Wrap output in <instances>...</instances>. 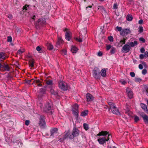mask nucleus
<instances>
[{
	"instance_id": "nucleus-64",
	"label": "nucleus",
	"mask_w": 148,
	"mask_h": 148,
	"mask_svg": "<svg viewBox=\"0 0 148 148\" xmlns=\"http://www.w3.org/2000/svg\"><path fill=\"white\" fill-rule=\"evenodd\" d=\"M146 95L148 96V88L146 89Z\"/></svg>"
},
{
	"instance_id": "nucleus-17",
	"label": "nucleus",
	"mask_w": 148,
	"mask_h": 148,
	"mask_svg": "<svg viewBox=\"0 0 148 148\" xmlns=\"http://www.w3.org/2000/svg\"><path fill=\"white\" fill-rule=\"evenodd\" d=\"M114 108H112L111 109L112 110V112L114 114H115L117 115H119L120 114V112L118 110V109L115 106V107Z\"/></svg>"
},
{
	"instance_id": "nucleus-38",
	"label": "nucleus",
	"mask_w": 148,
	"mask_h": 148,
	"mask_svg": "<svg viewBox=\"0 0 148 148\" xmlns=\"http://www.w3.org/2000/svg\"><path fill=\"white\" fill-rule=\"evenodd\" d=\"M134 122L136 123L140 120V119L138 116L136 115H135L134 116Z\"/></svg>"
},
{
	"instance_id": "nucleus-23",
	"label": "nucleus",
	"mask_w": 148,
	"mask_h": 148,
	"mask_svg": "<svg viewBox=\"0 0 148 148\" xmlns=\"http://www.w3.org/2000/svg\"><path fill=\"white\" fill-rule=\"evenodd\" d=\"M33 82L36 83V84H38V86H42V84H41V82L39 79H37L36 80H34Z\"/></svg>"
},
{
	"instance_id": "nucleus-59",
	"label": "nucleus",
	"mask_w": 148,
	"mask_h": 148,
	"mask_svg": "<svg viewBox=\"0 0 148 148\" xmlns=\"http://www.w3.org/2000/svg\"><path fill=\"white\" fill-rule=\"evenodd\" d=\"M103 53L100 51H99L98 53V56H102Z\"/></svg>"
},
{
	"instance_id": "nucleus-63",
	"label": "nucleus",
	"mask_w": 148,
	"mask_h": 148,
	"mask_svg": "<svg viewBox=\"0 0 148 148\" xmlns=\"http://www.w3.org/2000/svg\"><path fill=\"white\" fill-rule=\"evenodd\" d=\"M143 20L142 19H141L139 21H138V23L139 24H141L143 23Z\"/></svg>"
},
{
	"instance_id": "nucleus-51",
	"label": "nucleus",
	"mask_w": 148,
	"mask_h": 148,
	"mask_svg": "<svg viewBox=\"0 0 148 148\" xmlns=\"http://www.w3.org/2000/svg\"><path fill=\"white\" fill-rule=\"evenodd\" d=\"M62 54L63 55H66V51L65 50H62Z\"/></svg>"
},
{
	"instance_id": "nucleus-62",
	"label": "nucleus",
	"mask_w": 148,
	"mask_h": 148,
	"mask_svg": "<svg viewBox=\"0 0 148 148\" xmlns=\"http://www.w3.org/2000/svg\"><path fill=\"white\" fill-rule=\"evenodd\" d=\"M144 111L147 114H148V109L147 108H146L145 110H144Z\"/></svg>"
},
{
	"instance_id": "nucleus-61",
	"label": "nucleus",
	"mask_w": 148,
	"mask_h": 148,
	"mask_svg": "<svg viewBox=\"0 0 148 148\" xmlns=\"http://www.w3.org/2000/svg\"><path fill=\"white\" fill-rule=\"evenodd\" d=\"M33 79H32V80H27L26 81V82L28 84H30V82H31L32 81V80H33Z\"/></svg>"
},
{
	"instance_id": "nucleus-3",
	"label": "nucleus",
	"mask_w": 148,
	"mask_h": 148,
	"mask_svg": "<svg viewBox=\"0 0 148 148\" xmlns=\"http://www.w3.org/2000/svg\"><path fill=\"white\" fill-rule=\"evenodd\" d=\"M112 137L110 134H108L107 136L102 137L98 138L97 141L101 145H103L106 141H108Z\"/></svg>"
},
{
	"instance_id": "nucleus-34",
	"label": "nucleus",
	"mask_w": 148,
	"mask_h": 148,
	"mask_svg": "<svg viewBox=\"0 0 148 148\" xmlns=\"http://www.w3.org/2000/svg\"><path fill=\"white\" fill-rule=\"evenodd\" d=\"M46 83L48 85L51 86L53 84V82L51 80H47L46 81Z\"/></svg>"
},
{
	"instance_id": "nucleus-32",
	"label": "nucleus",
	"mask_w": 148,
	"mask_h": 148,
	"mask_svg": "<svg viewBox=\"0 0 148 148\" xmlns=\"http://www.w3.org/2000/svg\"><path fill=\"white\" fill-rule=\"evenodd\" d=\"M83 126L84 128L86 130H88V125L86 123H84L83 124Z\"/></svg>"
},
{
	"instance_id": "nucleus-39",
	"label": "nucleus",
	"mask_w": 148,
	"mask_h": 148,
	"mask_svg": "<svg viewBox=\"0 0 148 148\" xmlns=\"http://www.w3.org/2000/svg\"><path fill=\"white\" fill-rule=\"evenodd\" d=\"M115 51V49L114 47H112L110 50V53L111 54H114Z\"/></svg>"
},
{
	"instance_id": "nucleus-42",
	"label": "nucleus",
	"mask_w": 148,
	"mask_h": 148,
	"mask_svg": "<svg viewBox=\"0 0 148 148\" xmlns=\"http://www.w3.org/2000/svg\"><path fill=\"white\" fill-rule=\"evenodd\" d=\"M139 32H140V33H141L143 31V28L142 26H140L139 27Z\"/></svg>"
},
{
	"instance_id": "nucleus-43",
	"label": "nucleus",
	"mask_w": 148,
	"mask_h": 148,
	"mask_svg": "<svg viewBox=\"0 0 148 148\" xmlns=\"http://www.w3.org/2000/svg\"><path fill=\"white\" fill-rule=\"evenodd\" d=\"M113 8L114 9H116L118 8V5L117 3H115L113 6Z\"/></svg>"
},
{
	"instance_id": "nucleus-35",
	"label": "nucleus",
	"mask_w": 148,
	"mask_h": 148,
	"mask_svg": "<svg viewBox=\"0 0 148 148\" xmlns=\"http://www.w3.org/2000/svg\"><path fill=\"white\" fill-rule=\"evenodd\" d=\"M140 105L141 108L143 109L144 110H145L146 108H147V105L144 103H140Z\"/></svg>"
},
{
	"instance_id": "nucleus-27",
	"label": "nucleus",
	"mask_w": 148,
	"mask_h": 148,
	"mask_svg": "<svg viewBox=\"0 0 148 148\" xmlns=\"http://www.w3.org/2000/svg\"><path fill=\"white\" fill-rule=\"evenodd\" d=\"M47 46L48 49L49 50H52L53 49V46L50 43H48Z\"/></svg>"
},
{
	"instance_id": "nucleus-50",
	"label": "nucleus",
	"mask_w": 148,
	"mask_h": 148,
	"mask_svg": "<svg viewBox=\"0 0 148 148\" xmlns=\"http://www.w3.org/2000/svg\"><path fill=\"white\" fill-rule=\"evenodd\" d=\"M130 75L132 77H134L135 76V73L134 72H130Z\"/></svg>"
},
{
	"instance_id": "nucleus-7",
	"label": "nucleus",
	"mask_w": 148,
	"mask_h": 148,
	"mask_svg": "<svg viewBox=\"0 0 148 148\" xmlns=\"http://www.w3.org/2000/svg\"><path fill=\"white\" fill-rule=\"evenodd\" d=\"M42 109L44 112L47 113L51 112V106L49 103H46Z\"/></svg>"
},
{
	"instance_id": "nucleus-30",
	"label": "nucleus",
	"mask_w": 148,
	"mask_h": 148,
	"mask_svg": "<svg viewBox=\"0 0 148 148\" xmlns=\"http://www.w3.org/2000/svg\"><path fill=\"white\" fill-rule=\"evenodd\" d=\"M74 39L77 41L81 42L82 41V38H81L80 36L79 37H75Z\"/></svg>"
},
{
	"instance_id": "nucleus-5",
	"label": "nucleus",
	"mask_w": 148,
	"mask_h": 148,
	"mask_svg": "<svg viewBox=\"0 0 148 148\" xmlns=\"http://www.w3.org/2000/svg\"><path fill=\"white\" fill-rule=\"evenodd\" d=\"M46 24V19L45 18H42L38 19L37 22L35 25L36 28H40L41 26L45 25Z\"/></svg>"
},
{
	"instance_id": "nucleus-56",
	"label": "nucleus",
	"mask_w": 148,
	"mask_h": 148,
	"mask_svg": "<svg viewBox=\"0 0 148 148\" xmlns=\"http://www.w3.org/2000/svg\"><path fill=\"white\" fill-rule=\"evenodd\" d=\"M145 57V58L148 57V52L146 51L144 53Z\"/></svg>"
},
{
	"instance_id": "nucleus-8",
	"label": "nucleus",
	"mask_w": 148,
	"mask_h": 148,
	"mask_svg": "<svg viewBox=\"0 0 148 148\" xmlns=\"http://www.w3.org/2000/svg\"><path fill=\"white\" fill-rule=\"evenodd\" d=\"M139 114L143 119L145 123L148 125V116L144 112L139 111L138 112Z\"/></svg>"
},
{
	"instance_id": "nucleus-21",
	"label": "nucleus",
	"mask_w": 148,
	"mask_h": 148,
	"mask_svg": "<svg viewBox=\"0 0 148 148\" xmlns=\"http://www.w3.org/2000/svg\"><path fill=\"white\" fill-rule=\"evenodd\" d=\"M10 68L8 65L6 64L4 68L3 69H1V71H10Z\"/></svg>"
},
{
	"instance_id": "nucleus-12",
	"label": "nucleus",
	"mask_w": 148,
	"mask_h": 148,
	"mask_svg": "<svg viewBox=\"0 0 148 148\" xmlns=\"http://www.w3.org/2000/svg\"><path fill=\"white\" fill-rule=\"evenodd\" d=\"M109 134V132L107 131H102L99 132L98 134L97 135V136H103V137L107 136Z\"/></svg>"
},
{
	"instance_id": "nucleus-54",
	"label": "nucleus",
	"mask_w": 148,
	"mask_h": 148,
	"mask_svg": "<svg viewBox=\"0 0 148 148\" xmlns=\"http://www.w3.org/2000/svg\"><path fill=\"white\" fill-rule=\"evenodd\" d=\"M29 123V120H26L25 122V124L26 125H28Z\"/></svg>"
},
{
	"instance_id": "nucleus-26",
	"label": "nucleus",
	"mask_w": 148,
	"mask_h": 148,
	"mask_svg": "<svg viewBox=\"0 0 148 148\" xmlns=\"http://www.w3.org/2000/svg\"><path fill=\"white\" fill-rule=\"evenodd\" d=\"M108 104L110 106V109L112 108H114L115 107V106H114V104L113 102H108Z\"/></svg>"
},
{
	"instance_id": "nucleus-33",
	"label": "nucleus",
	"mask_w": 148,
	"mask_h": 148,
	"mask_svg": "<svg viewBox=\"0 0 148 148\" xmlns=\"http://www.w3.org/2000/svg\"><path fill=\"white\" fill-rule=\"evenodd\" d=\"M63 42V41L60 38H58V40L56 44L57 45H60Z\"/></svg>"
},
{
	"instance_id": "nucleus-36",
	"label": "nucleus",
	"mask_w": 148,
	"mask_h": 148,
	"mask_svg": "<svg viewBox=\"0 0 148 148\" xmlns=\"http://www.w3.org/2000/svg\"><path fill=\"white\" fill-rule=\"evenodd\" d=\"M73 113V114L75 116H76L77 118V117L78 115V111H74L72 110Z\"/></svg>"
},
{
	"instance_id": "nucleus-40",
	"label": "nucleus",
	"mask_w": 148,
	"mask_h": 148,
	"mask_svg": "<svg viewBox=\"0 0 148 148\" xmlns=\"http://www.w3.org/2000/svg\"><path fill=\"white\" fill-rule=\"evenodd\" d=\"M134 81L136 82H139L142 81V79L140 78L136 77L135 78Z\"/></svg>"
},
{
	"instance_id": "nucleus-41",
	"label": "nucleus",
	"mask_w": 148,
	"mask_h": 148,
	"mask_svg": "<svg viewBox=\"0 0 148 148\" xmlns=\"http://www.w3.org/2000/svg\"><path fill=\"white\" fill-rule=\"evenodd\" d=\"M27 6L28 7L29 6V5H25L24 6H23V12H25L26 11V10H27Z\"/></svg>"
},
{
	"instance_id": "nucleus-57",
	"label": "nucleus",
	"mask_w": 148,
	"mask_h": 148,
	"mask_svg": "<svg viewBox=\"0 0 148 148\" xmlns=\"http://www.w3.org/2000/svg\"><path fill=\"white\" fill-rule=\"evenodd\" d=\"M120 82L123 85L125 84L126 83V81L124 80H121L120 81Z\"/></svg>"
},
{
	"instance_id": "nucleus-2",
	"label": "nucleus",
	"mask_w": 148,
	"mask_h": 148,
	"mask_svg": "<svg viewBox=\"0 0 148 148\" xmlns=\"http://www.w3.org/2000/svg\"><path fill=\"white\" fill-rule=\"evenodd\" d=\"M58 83L59 88L62 90L65 91L68 90V85L64 81L60 80L58 81Z\"/></svg>"
},
{
	"instance_id": "nucleus-15",
	"label": "nucleus",
	"mask_w": 148,
	"mask_h": 148,
	"mask_svg": "<svg viewBox=\"0 0 148 148\" xmlns=\"http://www.w3.org/2000/svg\"><path fill=\"white\" fill-rule=\"evenodd\" d=\"M58 130L57 128H54L51 129L50 130V132L51 134L50 136H53L55 133H57Z\"/></svg>"
},
{
	"instance_id": "nucleus-6",
	"label": "nucleus",
	"mask_w": 148,
	"mask_h": 148,
	"mask_svg": "<svg viewBox=\"0 0 148 148\" xmlns=\"http://www.w3.org/2000/svg\"><path fill=\"white\" fill-rule=\"evenodd\" d=\"M39 125L41 128L44 129L46 126L45 120V116L43 115H40Z\"/></svg>"
},
{
	"instance_id": "nucleus-10",
	"label": "nucleus",
	"mask_w": 148,
	"mask_h": 148,
	"mask_svg": "<svg viewBox=\"0 0 148 148\" xmlns=\"http://www.w3.org/2000/svg\"><path fill=\"white\" fill-rule=\"evenodd\" d=\"M126 92L127 95L130 99H131L132 98L133 96V92L132 90L128 88H127Z\"/></svg>"
},
{
	"instance_id": "nucleus-37",
	"label": "nucleus",
	"mask_w": 148,
	"mask_h": 148,
	"mask_svg": "<svg viewBox=\"0 0 148 148\" xmlns=\"http://www.w3.org/2000/svg\"><path fill=\"white\" fill-rule=\"evenodd\" d=\"M98 9L101 10L103 12V11L105 12V8L103 7V6H98Z\"/></svg>"
},
{
	"instance_id": "nucleus-31",
	"label": "nucleus",
	"mask_w": 148,
	"mask_h": 148,
	"mask_svg": "<svg viewBox=\"0 0 148 148\" xmlns=\"http://www.w3.org/2000/svg\"><path fill=\"white\" fill-rule=\"evenodd\" d=\"M127 20L128 21H131L132 20L133 17L132 16H130L129 15H127L126 17Z\"/></svg>"
},
{
	"instance_id": "nucleus-19",
	"label": "nucleus",
	"mask_w": 148,
	"mask_h": 148,
	"mask_svg": "<svg viewBox=\"0 0 148 148\" xmlns=\"http://www.w3.org/2000/svg\"><path fill=\"white\" fill-rule=\"evenodd\" d=\"M77 48L75 47L72 46L71 49V51L73 53H76L78 50Z\"/></svg>"
},
{
	"instance_id": "nucleus-11",
	"label": "nucleus",
	"mask_w": 148,
	"mask_h": 148,
	"mask_svg": "<svg viewBox=\"0 0 148 148\" xmlns=\"http://www.w3.org/2000/svg\"><path fill=\"white\" fill-rule=\"evenodd\" d=\"M86 97L87 102H90L92 101L94 99L93 96L91 94L88 93L86 95Z\"/></svg>"
},
{
	"instance_id": "nucleus-48",
	"label": "nucleus",
	"mask_w": 148,
	"mask_h": 148,
	"mask_svg": "<svg viewBox=\"0 0 148 148\" xmlns=\"http://www.w3.org/2000/svg\"><path fill=\"white\" fill-rule=\"evenodd\" d=\"M116 28L118 31L119 32H121L122 31V28L121 27H119L118 26H117L116 27Z\"/></svg>"
},
{
	"instance_id": "nucleus-55",
	"label": "nucleus",
	"mask_w": 148,
	"mask_h": 148,
	"mask_svg": "<svg viewBox=\"0 0 148 148\" xmlns=\"http://www.w3.org/2000/svg\"><path fill=\"white\" fill-rule=\"evenodd\" d=\"M140 51L142 53H144L145 51V49L143 48H141L140 49Z\"/></svg>"
},
{
	"instance_id": "nucleus-16",
	"label": "nucleus",
	"mask_w": 148,
	"mask_h": 148,
	"mask_svg": "<svg viewBox=\"0 0 148 148\" xmlns=\"http://www.w3.org/2000/svg\"><path fill=\"white\" fill-rule=\"evenodd\" d=\"M106 71L105 68L102 69L100 71L101 76H102L103 77H106Z\"/></svg>"
},
{
	"instance_id": "nucleus-4",
	"label": "nucleus",
	"mask_w": 148,
	"mask_h": 148,
	"mask_svg": "<svg viewBox=\"0 0 148 148\" xmlns=\"http://www.w3.org/2000/svg\"><path fill=\"white\" fill-rule=\"evenodd\" d=\"M92 75L97 80L99 79L101 77L100 71L98 68H95L92 71Z\"/></svg>"
},
{
	"instance_id": "nucleus-53",
	"label": "nucleus",
	"mask_w": 148,
	"mask_h": 148,
	"mask_svg": "<svg viewBox=\"0 0 148 148\" xmlns=\"http://www.w3.org/2000/svg\"><path fill=\"white\" fill-rule=\"evenodd\" d=\"M111 46L110 45H108L106 46V49L107 50H109L111 48Z\"/></svg>"
},
{
	"instance_id": "nucleus-29",
	"label": "nucleus",
	"mask_w": 148,
	"mask_h": 148,
	"mask_svg": "<svg viewBox=\"0 0 148 148\" xmlns=\"http://www.w3.org/2000/svg\"><path fill=\"white\" fill-rule=\"evenodd\" d=\"M125 38H123V40H122L120 41L119 43V44L121 45V46H122V45L125 44Z\"/></svg>"
},
{
	"instance_id": "nucleus-1",
	"label": "nucleus",
	"mask_w": 148,
	"mask_h": 148,
	"mask_svg": "<svg viewBox=\"0 0 148 148\" xmlns=\"http://www.w3.org/2000/svg\"><path fill=\"white\" fill-rule=\"evenodd\" d=\"M63 138V139L64 140L66 138H69L70 139H72L75 137L78 136L79 134V130L76 127H74L71 132L69 130L66 132Z\"/></svg>"
},
{
	"instance_id": "nucleus-14",
	"label": "nucleus",
	"mask_w": 148,
	"mask_h": 148,
	"mask_svg": "<svg viewBox=\"0 0 148 148\" xmlns=\"http://www.w3.org/2000/svg\"><path fill=\"white\" fill-rule=\"evenodd\" d=\"M64 31H66L65 34V38L67 40L69 41L71 39V36L69 32H67V29L66 28L64 30Z\"/></svg>"
},
{
	"instance_id": "nucleus-44",
	"label": "nucleus",
	"mask_w": 148,
	"mask_h": 148,
	"mask_svg": "<svg viewBox=\"0 0 148 148\" xmlns=\"http://www.w3.org/2000/svg\"><path fill=\"white\" fill-rule=\"evenodd\" d=\"M7 41L9 42H11L12 41V38L11 36H8L7 37Z\"/></svg>"
},
{
	"instance_id": "nucleus-24",
	"label": "nucleus",
	"mask_w": 148,
	"mask_h": 148,
	"mask_svg": "<svg viewBox=\"0 0 148 148\" xmlns=\"http://www.w3.org/2000/svg\"><path fill=\"white\" fill-rule=\"evenodd\" d=\"M79 106L77 104H75L73 106V110L78 111Z\"/></svg>"
},
{
	"instance_id": "nucleus-25",
	"label": "nucleus",
	"mask_w": 148,
	"mask_h": 148,
	"mask_svg": "<svg viewBox=\"0 0 148 148\" xmlns=\"http://www.w3.org/2000/svg\"><path fill=\"white\" fill-rule=\"evenodd\" d=\"M34 62L33 60L32 59L29 60V66L32 67H34Z\"/></svg>"
},
{
	"instance_id": "nucleus-22",
	"label": "nucleus",
	"mask_w": 148,
	"mask_h": 148,
	"mask_svg": "<svg viewBox=\"0 0 148 148\" xmlns=\"http://www.w3.org/2000/svg\"><path fill=\"white\" fill-rule=\"evenodd\" d=\"M46 92V89L44 88H41L40 89V94L41 96L43 94H45Z\"/></svg>"
},
{
	"instance_id": "nucleus-20",
	"label": "nucleus",
	"mask_w": 148,
	"mask_h": 148,
	"mask_svg": "<svg viewBox=\"0 0 148 148\" xmlns=\"http://www.w3.org/2000/svg\"><path fill=\"white\" fill-rule=\"evenodd\" d=\"M50 92L51 95H54L56 97L58 96V92L55 91L53 89H51L50 90Z\"/></svg>"
},
{
	"instance_id": "nucleus-13",
	"label": "nucleus",
	"mask_w": 148,
	"mask_h": 148,
	"mask_svg": "<svg viewBox=\"0 0 148 148\" xmlns=\"http://www.w3.org/2000/svg\"><path fill=\"white\" fill-rule=\"evenodd\" d=\"M130 30L129 29H125L122 30L121 32H120V34L122 35H125L130 32Z\"/></svg>"
},
{
	"instance_id": "nucleus-46",
	"label": "nucleus",
	"mask_w": 148,
	"mask_h": 148,
	"mask_svg": "<svg viewBox=\"0 0 148 148\" xmlns=\"http://www.w3.org/2000/svg\"><path fill=\"white\" fill-rule=\"evenodd\" d=\"M139 40L140 41H142L144 43L145 42V40L143 37L140 38H139Z\"/></svg>"
},
{
	"instance_id": "nucleus-52",
	"label": "nucleus",
	"mask_w": 148,
	"mask_h": 148,
	"mask_svg": "<svg viewBox=\"0 0 148 148\" xmlns=\"http://www.w3.org/2000/svg\"><path fill=\"white\" fill-rule=\"evenodd\" d=\"M140 59H143L145 57V55H143V54H140Z\"/></svg>"
},
{
	"instance_id": "nucleus-45",
	"label": "nucleus",
	"mask_w": 148,
	"mask_h": 148,
	"mask_svg": "<svg viewBox=\"0 0 148 148\" xmlns=\"http://www.w3.org/2000/svg\"><path fill=\"white\" fill-rule=\"evenodd\" d=\"M108 39L110 42H113L114 40V38L112 36H110L108 37Z\"/></svg>"
},
{
	"instance_id": "nucleus-47",
	"label": "nucleus",
	"mask_w": 148,
	"mask_h": 148,
	"mask_svg": "<svg viewBox=\"0 0 148 148\" xmlns=\"http://www.w3.org/2000/svg\"><path fill=\"white\" fill-rule=\"evenodd\" d=\"M147 73V71L146 69H144L142 71V73L143 75H145Z\"/></svg>"
},
{
	"instance_id": "nucleus-18",
	"label": "nucleus",
	"mask_w": 148,
	"mask_h": 148,
	"mask_svg": "<svg viewBox=\"0 0 148 148\" xmlns=\"http://www.w3.org/2000/svg\"><path fill=\"white\" fill-rule=\"evenodd\" d=\"M127 44L130 47H134L137 45V42L136 41H134V42H128Z\"/></svg>"
},
{
	"instance_id": "nucleus-49",
	"label": "nucleus",
	"mask_w": 148,
	"mask_h": 148,
	"mask_svg": "<svg viewBox=\"0 0 148 148\" xmlns=\"http://www.w3.org/2000/svg\"><path fill=\"white\" fill-rule=\"evenodd\" d=\"M23 52H24L23 51H22L21 50H19L18 51L17 53L18 54L20 55V54H21Z\"/></svg>"
},
{
	"instance_id": "nucleus-58",
	"label": "nucleus",
	"mask_w": 148,
	"mask_h": 148,
	"mask_svg": "<svg viewBox=\"0 0 148 148\" xmlns=\"http://www.w3.org/2000/svg\"><path fill=\"white\" fill-rule=\"evenodd\" d=\"M36 49L38 51H39L41 50V49L40 46H38L37 47Z\"/></svg>"
},
{
	"instance_id": "nucleus-9",
	"label": "nucleus",
	"mask_w": 148,
	"mask_h": 148,
	"mask_svg": "<svg viewBox=\"0 0 148 148\" xmlns=\"http://www.w3.org/2000/svg\"><path fill=\"white\" fill-rule=\"evenodd\" d=\"M131 49V47L128 44L124 45L122 47V52L123 53H127L129 52Z\"/></svg>"
},
{
	"instance_id": "nucleus-28",
	"label": "nucleus",
	"mask_w": 148,
	"mask_h": 148,
	"mask_svg": "<svg viewBox=\"0 0 148 148\" xmlns=\"http://www.w3.org/2000/svg\"><path fill=\"white\" fill-rule=\"evenodd\" d=\"M88 113V111L86 110L82 112L81 115L82 116H85L87 115Z\"/></svg>"
},
{
	"instance_id": "nucleus-60",
	"label": "nucleus",
	"mask_w": 148,
	"mask_h": 148,
	"mask_svg": "<svg viewBox=\"0 0 148 148\" xmlns=\"http://www.w3.org/2000/svg\"><path fill=\"white\" fill-rule=\"evenodd\" d=\"M138 67L139 69H142L143 68V66L142 64H140L139 65Z\"/></svg>"
}]
</instances>
